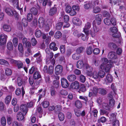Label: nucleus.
Masks as SVG:
<instances>
[{
	"label": "nucleus",
	"instance_id": "nucleus-1",
	"mask_svg": "<svg viewBox=\"0 0 126 126\" xmlns=\"http://www.w3.org/2000/svg\"><path fill=\"white\" fill-rule=\"evenodd\" d=\"M100 62L101 64L100 66V68L101 70H104L107 72H109L110 68L113 66V63H112L110 62L109 64H108L109 61L106 58H101Z\"/></svg>",
	"mask_w": 126,
	"mask_h": 126
},
{
	"label": "nucleus",
	"instance_id": "nucleus-2",
	"mask_svg": "<svg viewBox=\"0 0 126 126\" xmlns=\"http://www.w3.org/2000/svg\"><path fill=\"white\" fill-rule=\"evenodd\" d=\"M99 93L102 94L104 95L106 94V90L103 88H99L97 86H94L89 90V96L91 97L92 96H95L98 92Z\"/></svg>",
	"mask_w": 126,
	"mask_h": 126
},
{
	"label": "nucleus",
	"instance_id": "nucleus-3",
	"mask_svg": "<svg viewBox=\"0 0 126 126\" xmlns=\"http://www.w3.org/2000/svg\"><path fill=\"white\" fill-rule=\"evenodd\" d=\"M110 34L115 38H119L120 37V33L117 32V30L115 27H111L110 28Z\"/></svg>",
	"mask_w": 126,
	"mask_h": 126
},
{
	"label": "nucleus",
	"instance_id": "nucleus-4",
	"mask_svg": "<svg viewBox=\"0 0 126 126\" xmlns=\"http://www.w3.org/2000/svg\"><path fill=\"white\" fill-rule=\"evenodd\" d=\"M27 112V111H21L18 112L17 115V119L19 121L23 120L24 118V116Z\"/></svg>",
	"mask_w": 126,
	"mask_h": 126
},
{
	"label": "nucleus",
	"instance_id": "nucleus-5",
	"mask_svg": "<svg viewBox=\"0 0 126 126\" xmlns=\"http://www.w3.org/2000/svg\"><path fill=\"white\" fill-rule=\"evenodd\" d=\"M93 28H92L90 30L89 34H91L92 37H94L95 35V33L97 32L99 30L98 28L96 27L95 24V21L93 22Z\"/></svg>",
	"mask_w": 126,
	"mask_h": 126
},
{
	"label": "nucleus",
	"instance_id": "nucleus-6",
	"mask_svg": "<svg viewBox=\"0 0 126 126\" xmlns=\"http://www.w3.org/2000/svg\"><path fill=\"white\" fill-rule=\"evenodd\" d=\"M104 22L105 24L107 25H109L111 23L113 25H116V20L114 18H112L111 20H110L108 18H106L104 20Z\"/></svg>",
	"mask_w": 126,
	"mask_h": 126
},
{
	"label": "nucleus",
	"instance_id": "nucleus-7",
	"mask_svg": "<svg viewBox=\"0 0 126 126\" xmlns=\"http://www.w3.org/2000/svg\"><path fill=\"white\" fill-rule=\"evenodd\" d=\"M7 35L4 34H2L0 36V45L5 44L7 42Z\"/></svg>",
	"mask_w": 126,
	"mask_h": 126
},
{
	"label": "nucleus",
	"instance_id": "nucleus-8",
	"mask_svg": "<svg viewBox=\"0 0 126 126\" xmlns=\"http://www.w3.org/2000/svg\"><path fill=\"white\" fill-rule=\"evenodd\" d=\"M46 53V60L49 61L50 59L53 58V53L50 52V49L49 48H47L45 50Z\"/></svg>",
	"mask_w": 126,
	"mask_h": 126
},
{
	"label": "nucleus",
	"instance_id": "nucleus-9",
	"mask_svg": "<svg viewBox=\"0 0 126 126\" xmlns=\"http://www.w3.org/2000/svg\"><path fill=\"white\" fill-rule=\"evenodd\" d=\"M91 24L89 22H87L85 24L83 31L87 35L89 34L90 30L89 31V29L91 27Z\"/></svg>",
	"mask_w": 126,
	"mask_h": 126
},
{
	"label": "nucleus",
	"instance_id": "nucleus-10",
	"mask_svg": "<svg viewBox=\"0 0 126 126\" xmlns=\"http://www.w3.org/2000/svg\"><path fill=\"white\" fill-rule=\"evenodd\" d=\"M4 10L8 15L10 16H12L14 14V12L11 8L9 7H5Z\"/></svg>",
	"mask_w": 126,
	"mask_h": 126
},
{
	"label": "nucleus",
	"instance_id": "nucleus-11",
	"mask_svg": "<svg viewBox=\"0 0 126 126\" xmlns=\"http://www.w3.org/2000/svg\"><path fill=\"white\" fill-rule=\"evenodd\" d=\"M61 81L62 86L63 88H67L68 87L69 84L66 79L63 78L61 79Z\"/></svg>",
	"mask_w": 126,
	"mask_h": 126
},
{
	"label": "nucleus",
	"instance_id": "nucleus-12",
	"mask_svg": "<svg viewBox=\"0 0 126 126\" xmlns=\"http://www.w3.org/2000/svg\"><path fill=\"white\" fill-rule=\"evenodd\" d=\"M41 56V54L40 51L36 53L33 56L34 57L36 58V61L38 63H40L42 61Z\"/></svg>",
	"mask_w": 126,
	"mask_h": 126
},
{
	"label": "nucleus",
	"instance_id": "nucleus-13",
	"mask_svg": "<svg viewBox=\"0 0 126 126\" xmlns=\"http://www.w3.org/2000/svg\"><path fill=\"white\" fill-rule=\"evenodd\" d=\"M63 19L65 24L63 26V28L68 27L70 26V24L68 23L69 19V16L67 15H65L64 16Z\"/></svg>",
	"mask_w": 126,
	"mask_h": 126
},
{
	"label": "nucleus",
	"instance_id": "nucleus-14",
	"mask_svg": "<svg viewBox=\"0 0 126 126\" xmlns=\"http://www.w3.org/2000/svg\"><path fill=\"white\" fill-rule=\"evenodd\" d=\"M104 80L106 83H110L113 81V77L110 74H108Z\"/></svg>",
	"mask_w": 126,
	"mask_h": 126
},
{
	"label": "nucleus",
	"instance_id": "nucleus-15",
	"mask_svg": "<svg viewBox=\"0 0 126 126\" xmlns=\"http://www.w3.org/2000/svg\"><path fill=\"white\" fill-rule=\"evenodd\" d=\"M79 87V83L77 81H75L74 82L72 83L70 85V88L73 89H78Z\"/></svg>",
	"mask_w": 126,
	"mask_h": 126
},
{
	"label": "nucleus",
	"instance_id": "nucleus-16",
	"mask_svg": "<svg viewBox=\"0 0 126 126\" xmlns=\"http://www.w3.org/2000/svg\"><path fill=\"white\" fill-rule=\"evenodd\" d=\"M102 18V16L100 14H98L96 15L95 17V20L93 22L95 21V24L96 23L97 25L100 24L101 23V18Z\"/></svg>",
	"mask_w": 126,
	"mask_h": 126
},
{
	"label": "nucleus",
	"instance_id": "nucleus-17",
	"mask_svg": "<svg viewBox=\"0 0 126 126\" xmlns=\"http://www.w3.org/2000/svg\"><path fill=\"white\" fill-rule=\"evenodd\" d=\"M78 32L77 31H75L73 33L75 36L77 35L78 37L80 36H82V39L84 41L85 40L87 39L88 38V34L87 35L86 34V36H85L84 34L82 33H80L78 34H76V33H77Z\"/></svg>",
	"mask_w": 126,
	"mask_h": 126
},
{
	"label": "nucleus",
	"instance_id": "nucleus-18",
	"mask_svg": "<svg viewBox=\"0 0 126 126\" xmlns=\"http://www.w3.org/2000/svg\"><path fill=\"white\" fill-rule=\"evenodd\" d=\"M72 21L75 25H79L81 23V21L76 17H74L72 19Z\"/></svg>",
	"mask_w": 126,
	"mask_h": 126
},
{
	"label": "nucleus",
	"instance_id": "nucleus-19",
	"mask_svg": "<svg viewBox=\"0 0 126 126\" xmlns=\"http://www.w3.org/2000/svg\"><path fill=\"white\" fill-rule=\"evenodd\" d=\"M63 67L62 66L58 65L55 68V71L57 74L61 73L63 71Z\"/></svg>",
	"mask_w": 126,
	"mask_h": 126
},
{
	"label": "nucleus",
	"instance_id": "nucleus-20",
	"mask_svg": "<svg viewBox=\"0 0 126 126\" xmlns=\"http://www.w3.org/2000/svg\"><path fill=\"white\" fill-rule=\"evenodd\" d=\"M39 26L40 28L43 27L44 25L46 23L44 21V18L41 17L38 19Z\"/></svg>",
	"mask_w": 126,
	"mask_h": 126
},
{
	"label": "nucleus",
	"instance_id": "nucleus-21",
	"mask_svg": "<svg viewBox=\"0 0 126 126\" xmlns=\"http://www.w3.org/2000/svg\"><path fill=\"white\" fill-rule=\"evenodd\" d=\"M87 69L86 73L87 75L89 76V75H91V74L93 70V68L88 65H87L86 67Z\"/></svg>",
	"mask_w": 126,
	"mask_h": 126
},
{
	"label": "nucleus",
	"instance_id": "nucleus-22",
	"mask_svg": "<svg viewBox=\"0 0 126 126\" xmlns=\"http://www.w3.org/2000/svg\"><path fill=\"white\" fill-rule=\"evenodd\" d=\"M49 110H60L62 109V106L60 105H57L55 107L50 106L49 108Z\"/></svg>",
	"mask_w": 126,
	"mask_h": 126
},
{
	"label": "nucleus",
	"instance_id": "nucleus-23",
	"mask_svg": "<svg viewBox=\"0 0 126 126\" xmlns=\"http://www.w3.org/2000/svg\"><path fill=\"white\" fill-rule=\"evenodd\" d=\"M108 58L111 59H114L117 58V56L114 52H111L108 54Z\"/></svg>",
	"mask_w": 126,
	"mask_h": 126
},
{
	"label": "nucleus",
	"instance_id": "nucleus-24",
	"mask_svg": "<svg viewBox=\"0 0 126 126\" xmlns=\"http://www.w3.org/2000/svg\"><path fill=\"white\" fill-rule=\"evenodd\" d=\"M84 65L83 61L81 60L78 61L77 64V66L78 68L81 69L83 67Z\"/></svg>",
	"mask_w": 126,
	"mask_h": 126
},
{
	"label": "nucleus",
	"instance_id": "nucleus-25",
	"mask_svg": "<svg viewBox=\"0 0 126 126\" xmlns=\"http://www.w3.org/2000/svg\"><path fill=\"white\" fill-rule=\"evenodd\" d=\"M3 28L4 31L7 32H10L11 30V28L9 25L7 24H5L3 26Z\"/></svg>",
	"mask_w": 126,
	"mask_h": 126
},
{
	"label": "nucleus",
	"instance_id": "nucleus-26",
	"mask_svg": "<svg viewBox=\"0 0 126 126\" xmlns=\"http://www.w3.org/2000/svg\"><path fill=\"white\" fill-rule=\"evenodd\" d=\"M40 2H42L43 1V5L44 6H45L47 4L50 5L51 3V2L49 0H39Z\"/></svg>",
	"mask_w": 126,
	"mask_h": 126
},
{
	"label": "nucleus",
	"instance_id": "nucleus-27",
	"mask_svg": "<svg viewBox=\"0 0 126 126\" xmlns=\"http://www.w3.org/2000/svg\"><path fill=\"white\" fill-rule=\"evenodd\" d=\"M57 11L56 8L55 7H53L51 8L49 12V14L51 16H52L55 14Z\"/></svg>",
	"mask_w": 126,
	"mask_h": 126
},
{
	"label": "nucleus",
	"instance_id": "nucleus-28",
	"mask_svg": "<svg viewBox=\"0 0 126 126\" xmlns=\"http://www.w3.org/2000/svg\"><path fill=\"white\" fill-rule=\"evenodd\" d=\"M91 75H89V76L93 78L94 79H96L99 78L98 74L97 72L95 70H94L93 73L91 74Z\"/></svg>",
	"mask_w": 126,
	"mask_h": 126
},
{
	"label": "nucleus",
	"instance_id": "nucleus-29",
	"mask_svg": "<svg viewBox=\"0 0 126 126\" xmlns=\"http://www.w3.org/2000/svg\"><path fill=\"white\" fill-rule=\"evenodd\" d=\"M18 49L19 52L22 53V54L20 55V56L22 57L23 55V48L22 44L21 43L19 44L18 46Z\"/></svg>",
	"mask_w": 126,
	"mask_h": 126
},
{
	"label": "nucleus",
	"instance_id": "nucleus-30",
	"mask_svg": "<svg viewBox=\"0 0 126 126\" xmlns=\"http://www.w3.org/2000/svg\"><path fill=\"white\" fill-rule=\"evenodd\" d=\"M81 111H76L75 112L76 115L77 117L81 115L82 116H84L85 114V112L84 111H83L82 112Z\"/></svg>",
	"mask_w": 126,
	"mask_h": 126
},
{
	"label": "nucleus",
	"instance_id": "nucleus-31",
	"mask_svg": "<svg viewBox=\"0 0 126 126\" xmlns=\"http://www.w3.org/2000/svg\"><path fill=\"white\" fill-rule=\"evenodd\" d=\"M12 96L11 95H8L5 99V102L6 104H8L10 102L12 99Z\"/></svg>",
	"mask_w": 126,
	"mask_h": 126
},
{
	"label": "nucleus",
	"instance_id": "nucleus-32",
	"mask_svg": "<svg viewBox=\"0 0 126 126\" xmlns=\"http://www.w3.org/2000/svg\"><path fill=\"white\" fill-rule=\"evenodd\" d=\"M95 6V4L94 5L92 4L90 2H89L88 3H87L85 4L84 5V8L85 9H88L89 8H92Z\"/></svg>",
	"mask_w": 126,
	"mask_h": 126
},
{
	"label": "nucleus",
	"instance_id": "nucleus-33",
	"mask_svg": "<svg viewBox=\"0 0 126 126\" xmlns=\"http://www.w3.org/2000/svg\"><path fill=\"white\" fill-rule=\"evenodd\" d=\"M98 74L99 78H103L105 76V72L102 70L99 71L98 72Z\"/></svg>",
	"mask_w": 126,
	"mask_h": 126
},
{
	"label": "nucleus",
	"instance_id": "nucleus-34",
	"mask_svg": "<svg viewBox=\"0 0 126 126\" xmlns=\"http://www.w3.org/2000/svg\"><path fill=\"white\" fill-rule=\"evenodd\" d=\"M7 47L8 49L9 50H12L13 49V46L12 42H8L7 45Z\"/></svg>",
	"mask_w": 126,
	"mask_h": 126
},
{
	"label": "nucleus",
	"instance_id": "nucleus-35",
	"mask_svg": "<svg viewBox=\"0 0 126 126\" xmlns=\"http://www.w3.org/2000/svg\"><path fill=\"white\" fill-rule=\"evenodd\" d=\"M33 78L34 79H38L41 77V75L38 70L35 72L33 75Z\"/></svg>",
	"mask_w": 126,
	"mask_h": 126
},
{
	"label": "nucleus",
	"instance_id": "nucleus-36",
	"mask_svg": "<svg viewBox=\"0 0 126 126\" xmlns=\"http://www.w3.org/2000/svg\"><path fill=\"white\" fill-rule=\"evenodd\" d=\"M16 66L17 67L18 69H20L23 67V63L20 61H17L15 64Z\"/></svg>",
	"mask_w": 126,
	"mask_h": 126
},
{
	"label": "nucleus",
	"instance_id": "nucleus-37",
	"mask_svg": "<svg viewBox=\"0 0 126 126\" xmlns=\"http://www.w3.org/2000/svg\"><path fill=\"white\" fill-rule=\"evenodd\" d=\"M31 12L33 15H37L38 13V11L37 9L35 7H33L30 9Z\"/></svg>",
	"mask_w": 126,
	"mask_h": 126
},
{
	"label": "nucleus",
	"instance_id": "nucleus-38",
	"mask_svg": "<svg viewBox=\"0 0 126 126\" xmlns=\"http://www.w3.org/2000/svg\"><path fill=\"white\" fill-rule=\"evenodd\" d=\"M76 79V76L74 75H69L67 77L68 79L71 81L74 80Z\"/></svg>",
	"mask_w": 126,
	"mask_h": 126
},
{
	"label": "nucleus",
	"instance_id": "nucleus-39",
	"mask_svg": "<svg viewBox=\"0 0 126 126\" xmlns=\"http://www.w3.org/2000/svg\"><path fill=\"white\" fill-rule=\"evenodd\" d=\"M50 48L54 51L58 49V48L55 47V44L54 43H51L50 45Z\"/></svg>",
	"mask_w": 126,
	"mask_h": 126
},
{
	"label": "nucleus",
	"instance_id": "nucleus-40",
	"mask_svg": "<svg viewBox=\"0 0 126 126\" xmlns=\"http://www.w3.org/2000/svg\"><path fill=\"white\" fill-rule=\"evenodd\" d=\"M12 73L11 70L9 68H6L5 71V74L8 76H10Z\"/></svg>",
	"mask_w": 126,
	"mask_h": 126
},
{
	"label": "nucleus",
	"instance_id": "nucleus-41",
	"mask_svg": "<svg viewBox=\"0 0 126 126\" xmlns=\"http://www.w3.org/2000/svg\"><path fill=\"white\" fill-rule=\"evenodd\" d=\"M111 123L112 126H119V122L117 120H115L111 121Z\"/></svg>",
	"mask_w": 126,
	"mask_h": 126
},
{
	"label": "nucleus",
	"instance_id": "nucleus-42",
	"mask_svg": "<svg viewBox=\"0 0 126 126\" xmlns=\"http://www.w3.org/2000/svg\"><path fill=\"white\" fill-rule=\"evenodd\" d=\"M100 62V61L97 59H95L93 60V63L95 66H97L99 65Z\"/></svg>",
	"mask_w": 126,
	"mask_h": 126
},
{
	"label": "nucleus",
	"instance_id": "nucleus-43",
	"mask_svg": "<svg viewBox=\"0 0 126 126\" xmlns=\"http://www.w3.org/2000/svg\"><path fill=\"white\" fill-rule=\"evenodd\" d=\"M59 81L58 80H54L53 83V87L57 88L59 87Z\"/></svg>",
	"mask_w": 126,
	"mask_h": 126
},
{
	"label": "nucleus",
	"instance_id": "nucleus-44",
	"mask_svg": "<svg viewBox=\"0 0 126 126\" xmlns=\"http://www.w3.org/2000/svg\"><path fill=\"white\" fill-rule=\"evenodd\" d=\"M41 32L39 29H37L35 31V35L36 37L39 38L41 35Z\"/></svg>",
	"mask_w": 126,
	"mask_h": 126
},
{
	"label": "nucleus",
	"instance_id": "nucleus-45",
	"mask_svg": "<svg viewBox=\"0 0 126 126\" xmlns=\"http://www.w3.org/2000/svg\"><path fill=\"white\" fill-rule=\"evenodd\" d=\"M22 25L24 27H26L28 25V22L25 18H23L22 20Z\"/></svg>",
	"mask_w": 126,
	"mask_h": 126
},
{
	"label": "nucleus",
	"instance_id": "nucleus-46",
	"mask_svg": "<svg viewBox=\"0 0 126 126\" xmlns=\"http://www.w3.org/2000/svg\"><path fill=\"white\" fill-rule=\"evenodd\" d=\"M53 66H50L48 67L47 73L50 74H52L54 72V67Z\"/></svg>",
	"mask_w": 126,
	"mask_h": 126
},
{
	"label": "nucleus",
	"instance_id": "nucleus-47",
	"mask_svg": "<svg viewBox=\"0 0 126 126\" xmlns=\"http://www.w3.org/2000/svg\"><path fill=\"white\" fill-rule=\"evenodd\" d=\"M110 121L116 119V117L117 115L116 113H111L110 114Z\"/></svg>",
	"mask_w": 126,
	"mask_h": 126
},
{
	"label": "nucleus",
	"instance_id": "nucleus-48",
	"mask_svg": "<svg viewBox=\"0 0 126 126\" xmlns=\"http://www.w3.org/2000/svg\"><path fill=\"white\" fill-rule=\"evenodd\" d=\"M38 70L34 66H32L30 69L29 73L30 74H32L33 72H35Z\"/></svg>",
	"mask_w": 126,
	"mask_h": 126
},
{
	"label": "nucleus",
	"instance_id": "nucleus-49",
	"mask_svg": "<svg viewBox=\"0 0 126 126\" xmlns=\"http://www.w3.org/2000/svg\"><path fill=\"white\" fill-rule=\"evenodd\" d=\"M75 105L76 107L79 109L81 108L82 106V103L79 100H77L76 102Z\"/></svg>",
	"mask_w": 126,
	"mask_h": 126
},
{
	"label": "nucleus",
	"instance_id": "nucleus-50",
	"mask_svg": "<svg viewBox=\"0 0 126 126\" xmlns=\"http://www.w3.org/2000/svg\"><path fill=\"white\" fill-rule=\"evenodd\" d=\"M62 35V33L58 31L55 33L54 36L55 38L59 39L61 37Z\"/></svg>",
	"mask_w": 126,
	"mask_h": 126
},
{
	"label": "nucleus",
	"instance_id": "nucleus-51",
	"mask_svg": "<svg viewBox=\"0 0 126 126\" xmlns=\"http://www.w3.org/2000/svg\"><path fill=\"white\" fill-rule=\"evenodd\" d=\"M0 64L5 65L7 66L9 65V63L7 61L3 59H0Z\"/></svg>",
	"mask_w": 126,
	"mask_h": 126
},
{
	"label": "nucleus",
	"instance_id": "nucleus-52",
	"mask_svg": "<svg viewBox=\"0 0 126 126\" xmlns=\"http://www.w3.org/2000/svg\"><path fill=\"white\" fill-rule=\"evenodd\" d=\"M63 24V22H60L57 24L56 25V28L57 30L61 29Z\"/></svg>",
	"mask_w": 126,
	"mask_h": 126
},
{
	"label": "nucleus",
	"instance_id": "nucleus-53",
	"mask_svg": "<svg viewBox=\"0 0 126 126\" xmlns=\"http://www.w3.org/2000/svg\"><path fill=\"white\" fill-rule=\"evenodd\" d=\"M1 123L3 126H5L6 124V119L5 117H2L1 119Z\"/></svg>",
	"mask_w": 126,
	"mask_h": 126
},
{
	"label": "nucleus",
	"instance_id": "nucleus-54",
	"mask_svg": "<svg viewBox=\"0 0 126 126\" xmlns=\"http://www.w3.org/2000/svg\"><path fill=\"white\" fill-rule=\"evenodd\" d=\"M58 117L60 121H62L64 119V116L63 113L60 112L58 114Z\"/></svg>",
	"mask_w": 126,
	"mask_h": 126
},
{
	"label": "nucleus",
	"instance_id": "nucleus-55",
	"mask_svg": "<svg viewBox=\"0 0 126 126\" xmlns=\"http://www.w3.org/2000/svg\"><path fill=\"white\" fill-rule=\"evenodd\" d=\"M42 106L45 108H46L49 105V103L48 101H45L42 102Z\"/></svg>",
	"mask_w": 126,
	"mask_h": 126
},
{
	"label": "nucleus",
	"instance_id": "nucleus-56",
	"mask_svg": "<svg viewBox=\"0 0 126 126\" xmlns=\"http://www.w3.org/2000/svg\"><path fill=\"white\" fill-rule=\"evenodd\" d=\"M79 99L84 101L86 103H87L88 101V99L87 97L85 96H80L79 97Z\"/></svg>",
	"mask_w": 126,
	"mask_h": 126
},
{
	"label": "nucleus",
	"instance_id": "nucleus-57",
	"mask_svg": "<svg viewBox=\"0 0 126 126\" xmlns=\"http://www.w3.org/2000/svg\"><path fill=\"white\" fill-rule=\"evenodd\" d=\"M115 101L113 99H111L109 101V105L110 107H113L115 105Z\"/></svg>",
	"mask_w": 126,
	"mask_h": 126
},
{
	"label": "nucleus",
	"instance_id": "nucleus-58",
	"mask_svg": "<svg viewBox=\"0 0 126 126\" xmlns=\"http://www.w3.org/2000/svg\"><path fill=\"white\" fill-rule=\"evenodd\" d=\"M108 46L111 48H115L117 47V45L113 43H110L108 44Z\"/></svg>",
	"mask_w": 126,
	"mask_h": 126
},
{
	"label": "nucleus",
	"instance_id": "nucleus-59",
	"mask_svg": "<svg viewBox=\"0 0 126 126\" xmlns=\"http://www.w3.org/2000/svg\"><path fill=\"white\" fill-rule=\"evenodd\" d=\"M84 49V48L83 47H79L77 49L76 52L78 53L79 54L82 52Z\"/></svg>",
	"mask_w": 126,
	"mask_h": 126
},
{
	"label": "nucleus",
	"instance_id": "nucleus-60",
	"mask_svg": "<svg viewBox=\"0 0 126 126\" xmlns=\"http://www.w3.org/2000/svg\"><path fill=\"white\" fill-rule=\"evenodd\" d=\"M101 11V9L98 7H97L94 8L93 11L94 13L96 14L99 13Z\"/></svg>",
	"mask_w": 126,
	"mask_h": 126
},
{
	"label": "nucleus",
	"instance_id": "nucleus-61",
	"mask_svg": "<svg viewBox=\"0 0 126 126\" xmlns=\"http://www.w3.org/2000/svg\"><path fill=\"white\" fill-rule=\"evenodd\" d=\"M20 110H27V107L26 104H22L20 107Z\"/></svg>",
	"mask_w": 126,
	"mask_h": 126
},
{
	"label": "nucleus",
	"instance_id": "nucleus-62",
	"mask_svg": "<svg viewBox=\"0 0 126 126\" xmlns=\"http://www.w3.org/2000/svg\"><path fill=\"white\" fill-rule=\"evenodd\" d=\"M23 43L24 46H27V44H28L30 45V42L28 41L26 38H24L23 40Z\"/></svg>",
	"mask_w": 126,
	"mask_h": 126
},
{
	"label": "nucleus",
	"instance_id": "nucleus-63",
	"mask_svg": "<svg viewBox=\"0 0 126 126\" xmlns=\"http://www.w3.org/2000/svg\"><path fill=\"white\" fill-rule=\"evenodd\" d=\"M13 42L14 46L15 47H16L18 43V39L16 38H14L13 39Z\"/></svg>",
	"mask_w": 126,
	"mask_h": 126
},
{
	"label": "nucleus",
	"instance_id": "nucleus-64",
	"mask_svg": "<svg viewBox=\"0 0 126 126\" xmlns=\"http://www.w3.org/2000/svg\"><path fill=\"white\" fill-rule=\"evenodd\" d=\"M43 28L46 32L48 31L50 29V26L48 24L46 23L44 25V26Z\"/></svg>",
	"mask_w": 126,
	"mask_h": 126
}]
</instances>
